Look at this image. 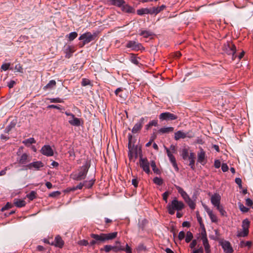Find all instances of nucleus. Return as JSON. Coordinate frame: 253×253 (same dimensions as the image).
<instances>
[{"instance_id": "864d4df0", "label": "nucleus", "mask_w": 253, "mask_h": 253, "mask_svg": "<svg viewBox=\"0 0 253 253\" xmlns=\"http://www.w3.org/2000/svg\"><path fill=\"white\" fill-rule=\"evenodd\" d=\"M14 70L15 72L20 73H22L23 70V68L21 66V64H16L15 66Z\"/></svg>"}, {"instance_id": "dca6fc26", "label": "nucleus", "mask_w": 253, "mask_h": 253, "mask_svg": "<svg viewBox=\"0 0 253 253\" xmlns=\"http://www.w3.org/2000/svg\"><path fill=\"white\" fill-rule=\"evenodd\" d=\"M221 197L219 194L215 193L212 195L211 198V204L215 207L220 205Z\"/></svg>"}, {"instance_id": "0e129e2a", "label": "nucleus", "mask_w": 253, "mask_h": 253, "mask_svg": "<svg viewBox=\"0 0 253 253\" xmlns=\"http://www.w3.org/2000/svg\"><path fill=\"white\" fill-rule=\"evenodd\" d=\"M235 182L238 184L240 188H242V179L240 178H236Z\"/></svg>"}, {"instance_id": "de8ad7c7", "label": "nucleus", "mask_w": 253, "mask_h": 253, "mask_svg": "<svg viewBox=\"0 0 253 253\" xmlns=\"http://www.w3.org/2000/svg\"><path fill=\"white\" fill-rule=\"evenodd\" d=\"M153 182L159 185H161L163 184V179L161 178L156 177L153 179Z\"/></svg>"}, {"instance_id": "3c124183", "label": "nucleus", "mask_w": 253, "mask_h": 253, "mask_svg": "<svg viewBox=\"0 0 253 253\" xmlns=\"http://www.w3.org/2000/svg\"><path fill=\"white\" fill-rule=\"evenodd\" d=\"M91 84V82L90 80L87 79H83L82 81V85L83 86H85L88 85H90Z\"/></svg>"}, {"instance_id": "bf43d9fd", "label": "nucleus", "mask_w": 253, "mask_h": 253, "mask_svg": "<svg viewBox=\"0 0 253 253\" xmlns=\"http://www.w3.org/2000/svg\"><path fill=\"white\" fill-rule=\"evenodd\" d=\"M221 169L223 172H226L228 171L229 168L226 164H222L221 166Z\"/></svg>"}, {"instance_id": "b1692460", "label": "nucleus", "mask_w": 253, "mask_h": 253, "mask_svg": "<svg viewBox=\"0 0 253 253\" xmlns=\"http://www.w3.org/2000/svg\"><path fill=\"white\" fill-rule=\"evenodd\" d=\"M14 204L18 208L24 207L26 205V202L24 200L15 199L14 200Z\"/></svg>"}, {"instance_id": "7c9ffc66", "label": "nucleus", "mask_w": 253, "mask_h": 253, "mask_svg": "<svg viewBox=\"0 0 253 253\" xmlns=\"http://www.w3.org/2000/svg\"><path fill=\"white\" fill-rule=\"evenodd\" d=\"M122 10L125 11V12H127V13H132L134 12V9L127 5V4H124L122 6Z\"/></svg>"}, {"instance_id": "4468645a", "label": "nucleus", "mask_w": 253, "mask_h": 253, "mask_svg": "<svg viewBox=\"0 0 253 253\" xmlns=\"http://www.w3.org/2000/svg\"><path fill=\"white\" fill-rule=\"evenodd\" d=\"M220 245L225 253H232L233 252V249L229 242L227 241H222L220 242Z\"/></svg>"}, {"instance_id": "a18cd8bd", "label": "nucleus", "mask_w": 253, "mask_h": 253, "mask_svg": "<svg viewBox=\"0 0 253 253\" xmlns=\"http://www.w3.org/2000/svg\"><path fill=\"white\" fill-rule=\"evenodd\" d=\"M252 242L251 241H247L246 242L244 241H241L240 242V246L243 248L245 246H248V247H251L252 245Z\"/></svg>"}, {"instance_id": "a211bd4d", "label": "nucleus", "mask_w": 253, "mask_h": 253, "mask_svg": "<svg viewBox=\"0 0 253 253\" xmlns=\"http://www.w3.org/2000/svg\"><path fill=\"white\" fill-rule=\"evenodd\" d=\"M64 244V242L59 236H57L55 238L54 243H52L51 245H54L55 247L61 248Z\"/></svg>"}, {"instance_id": "9b49d317", "label": "nucleus", "mask_w": 253, "mask_h": 253, "mask_svg": "<svg viewBox=\"0 0 253 253\" xmlns=\"http://www.w3.org/2000/svg\"><path fill=\"white\" fill-rule=\"evenodd\" d=\"M159 118L161 120H174L177 118L176 115L169 112H165L160 114Z\"/></svg>"}, {"instance_id": "f03ea898", "label": "nucleus", "mask_w": 253, "mask_h": 253, "mask_svg": "<svg viewBox=\"0 0 253 253\" xmlns=\"http://www.w3.org/2000/svg\"><path fill=\"white\" fill-rule=\"evenodd\" d=\"M89 167V163L86 162L84 166L80 167L78 172H75L72 173L71 177L74 180L77 181L84 179L86 177Z\"/></svg>"}, {"instance_id": "c03bdc74", "label": "nucleus", "mask_w": 253, "mask_h": 253, "mask_svg": "<svg viewBox=\"0 0 253 253\" xmlns=\"http://www.w3.org/2000/svg\"><path fill=\"white\" fill-rule=\"evenodd\" d=\"M151 166L153 169V171L155 173H159L160 172L159 169L157 168L155 162L153 161H152L151 162Z\"/></svg>"}, {"instance_id": "09e8293b", "label": "nucleus", "mask_w": 253, "mask_h": 253, "mask_svg": "<svg viewBox=\"0 0 253 253\" xmlns=\"http://www.w3.org/2000/svg\"><path fill=\"white\" fill-rule=\"evenodd\" d=\"M122 250H125V248L121 246H112V251L115 252H117Z\"/></svg>"}, {"instance_id": "2f4dec72", "label": "nucleus", "mask_w": 253, "mask_h": 253, "mask_svg": "<svg viewBox=\"0 0 253 253\" xmlns=\"http://www.w3.org/2000/svg\"><path fill=\"white\" fill-rule=\"evenodd\" d=\"M182 157L184 160L188 159L189 156V150L187 148H184L182 150Z\"/></svg>"}, {"instance_id": "a878e982", "label": "nucleus", "mask_w": 253, "mask_h": 253, "mask_svg": "<svg viewBox=\"0 0 253 253\" xmlns=\"http://www.w3.org/2000/svg\"><path fill=\"white\" fill-rule=\"evenodd\" d=\"M201 149V151L198 154V162L199 163H203L204 162L205 156V153L204 150L203 149Z\"/></svg>"}, {"instance_id": "c756f323", "label": "nucleus", "mask_w": 253, "mask_h": 253, "mask_svg": "<svg viewBox=\"0 0 253 253\" xmlns=\"http://www.w3.org/2000/svg\"><path fill=\"white\" fill-rule=\"evenodd\" d=\"M150 9L147 8H141V9H138L137 10V13L138 15H142L146 14H150Z\"/></svg>"}, {"instance_id": "f704fd0d", "label": "nucleus", "mask_w": 253, "mask_h": 253, "mask_svg": "<svg viewBox=\"0 0 253 253\" xmlns=\"http://www.w3.org/2000/svg\"><path fill=\"white\" fill-rule=\"evenodd\" d=\"M217 210L219 211L222 216H226V212L224 210L223 207L220 205L216 207Z\"/></svg>"}, {"instance_id": "2eb2a0df", "label": "nucleus", "mask_w": 253, "mask_h": 253, "mask_svg": "<svg viewBox=\"0 0 253 253\" xmlns=\"http://www.w3.org/2000/svg\"><path fill=\"white\" fill-rule=\"evenodd\" d=\"M145 118H141L138 122L135 124L133 127L132 129V132L133 133H136L139 132L144 123Z\"/></svg>"}, {"instance_id": "ea45409f", "label": "nucleus", "mask_w": 253, "mask_h": 253, "mask_svg": "<svg viewBox=\"0 0 253 253\" xmlns=\"http://www.w3.org/2000/svg\"><path fill=\"white\" fill-rule=\"evenodd\" d=\"M239 209L243 212H247L249 211V209L244 206L243 204L239 202L238 203Z\"/></svg>"}, {"instance_id": "052dcab7", "label": "nucleus", "mask_w": 253, "mask_h": 253, "mask_svg": "<svg viewBox=\"0 0 253 253\" xmlns=\"http://www.w3.org/2000/svg\"><path fill=\"white\" fill-rule=\"evenodd\" d=\"M253 201L251 199L248 198L246 199V205L247 206L251 207L253 205Z\"/></svg>"}, {"instance_id": "a19ab883", "label": "nucleus", "mask_w": 253, "mask_h": 253, "mask_svg": "<svg viewBox=\"0 0 253 253\" xmlns=\"http://www.w3.org/2000/svg\"><path fill=\"white\" fill-rule=\"evenodd\" d=\"M193 237V236L192 233L190 231H188L186 233V238H185L186 242V243L190 242L191 241V240L192 239Z\"/></svg>"}, {"instance_id": "774afa93", "label": "nucleus", "mask_w": 253, "mask_h": 253, "mask_svg": "<svg viewBox=\"0 0 253 253\" xmlns=\"http://www.w3.org/2000/svg\"><path fill=\"white\" fill-rule=\"evenodd\" d=\"M188 159L189 160H195V155L194 153L191 152L190 153V155L188 156Z\"/></svg>"}, {"instance_id": "58836bf2", "label": "nucleus", "mask_w": 253, "mask_h": 253, "mask_svg": "<svg viewBox=\"0 0 253 253\" xmlns=\"http://www.w3.org/2000/svg\"><path fill=\"white\" fill-rule=\"evenodd\" d=\"M95 180L91 179L89 181H84V185L86 188H89L93 185Z\"/></svg>"}, {"instance_id": "9d476101", "label": "nucleus", "mask_w": 253, "mask_h": 253, "mask_svg": "<svg viewBox=\"0 0 253 253\" xmlns=\"http://www.w3.org/2000/svg\"><path fill=\"white\" fill-rule=\"evenodd\" d=\"M132 139V135L129 134L128 135V149H129V153H128V157L129 159H132L133 158H136L137 157V152L136 149H134L133 147H131V140Z\"/></svg>"}, {"instance_id": "72a5a7b5", "label": "nucleus", "mask_w": 253, "mask_h": 253, "mask_svg": "<svg viewBox=\"0 0 253 253\" xmlns=\"http://www.w3.org/2000/svg\"><path fill=\"white\" fill-rule=\"evenodd\" d=\"M65 51L66 53V56H68V57H69V55L68 54L69 52L72 53L75 51V47L73 46H70L68 45L66 47Z\"/></svg>"}, {"instance_id": "5701e85b", "label": "nucleus", "mask_w": 253, "mask_h": 253, "mask_svg": "<svg viewBox=\"0 0 253 253\" xmlns=\"http://www.w3.org/2000/svg\"><path fill=\"white\" fill-rule=\"evenodd\" d=\"M176 188L178 192L181 195V197L183 198L185 201L187 200H189V198H190L189 196L181 187L178 186H176Z\"/></svg>"}, {"instance_id": "6e6d98bb", "label": "nucleus", "mask_w": 253, "mask_h": 253, "mask_svg": "<svg viewBox=\"0 0 253 253\" xmlns=\"http://www.w3.org/2000/svg\"><path fill=\"white\" fill-rule=\"evenodd\" d=\"M60 192L57 191L53 192L49 194V196L51 197H56L60 195Z\"/></svg>"}, {"instance_id": "4c0bfd02", "label": "nucleus", "mask_w": 253, "mask_h": 253, "mask_svg": "<svg viewBox=\"0 0 253 253\" xmlns=\"http://www.w3.org/2000/svg\"><path fill=\"white\" fill-rule=\"evenodd\" d=\"M140 36L144 38H148L152 35V33L148 31H141L139 33Z\"/></svg>"}, {"instance_id": "603ef678", "label": "nucleus", "mask_w": 253, "mask_h": 253, "mask_svg": "<svg viewBox=\"0 0 253 253\" xmlns=\"http://www.w3.org/2000/svg\"><path fill=\"white\" fill-rule=\"evenodd\" d=\"M101 251H104L106 253H109L112 250V246L111 245H105L103 249H101Z\"/></svg>"}, {"instance_id": "e2e57ef3", "label": "nucleus", "mask_w": 253, "mask_h": 253, "mask_svg": "<svg viewBox=\"0 0 253 253\" xmlns=\"http://www.w3.org/2000/svg\"><path fill=\"white\" fill-rule=\"evenodd\" d=\"M193 253H203V249L202 247L199 248L198 249H195L193 251Z\"/></svg>"}, {"instance_id": "4d7b16f0", "label": "nucleus", "mask_w": 253, "mask_h": 253, "mask_svg": "<svg viewBox=\"0 0 253 253\" xmlns=\"http://www.w3.org/2000/svg\"><path fill=\"white\" fill-rule=\"evenodd\" d=\"M170 193L169 192H165L163 194V199L166 202V203L168 202V198Z\"/></svg>"}, {"instance_id": "0eeeda50", "label": "nucleus", "mask_w": 253, "mask_h": 253, "mask_svg": "<svg viewBox=\"0 0 253 253\" xmlns=\"http://www.w3.org/2000/svg\"><path fill=\"white\" fill-rule=\"evenodd\" d=\"M126 47L127 48H131L133 50H139L144 49V47L142 44L138 42L134 41H128L126 45Z\"/></svg>"}, {"instance_id": "13d9d810", "label": "nucleus", "mask_w": 253, "mask_h": 253, "mask_svg": "<svg viewBox=\"0 0 253 253\" xmlns=\"http://www.w3.org/2000/svg\"><path fill=\"white\" fill-rule=\"evenodd\" d=\"M185 236V234L184 232L180 231L178 234V238L179 240H182L184 238Z\"/></svg>"}, {"instance_id": "f3484780", "label": "nucleus", "mask_w": 253, "mask_h": 253, "mask_svg": "<svg viewBox=\"0 0 253 253\" xmlns=\"http://www.w3.org/2000/svg\"><path fill=\"white\" fill-rule=\"evenodd\" d=\"M192 137V135H188L187 134L184 133L182 131L178 130L174 133V139L178 140L180 139H184L186 137Z\"/></svg>"}, {"instance_id": "6e6552de", "label": "nucleus", "mask_w": 253, "mask_h": 253, "mask_svg": "<svg viewBox=\"0 0 253 253\" xmlns=\"http://www.w3.org/2000/svg\"><path fill=\"white\" fill-rule=\"evenodd\" d=\"M44 166L43 164L41 161H36L31 163L25 166L26 169H34L35 170H39L40 168Z\"/></svg>"}, {"instance_id": "1a4fd4ad", "label": "nucleus", "mask_w": 253, "mask_h": 253, "mask_svg": "<svg viewBox=\"0 0 253 253\" xmlns=\"http://www.w3.org/2000/svg\"><path fill=\"white\" fill-rule=\"evenodd\" d=\"M140 166L143 170L147 173H149L150 170V163L146 158H143L140 157L139 160Z\"/></svg>"}, {"instance_id": "473e14b6", "label": "nucleus", "mask_w": 253, "mask_h": 253, "mask_svg": "<svg viewBox=\"0 0 253 253\" xmlns=\"http://www.w3.org/2000/svg\"><path fill=\"white\" fill-rule=\"evenodd\" d=\"M113 4L118 6H123L125 1L123 0H111Z\"/></svg>"}, {"instance_id": "338daca9", "label": "nucleus", "mask_w": 253, "mask_h": 253, "mask_svg": "<svg viewBox=\"0 0 253 253\" xmlns=\"http://www.w3.org/2000/svg\"><path fill=\"white\" fill-rule=\"evenodd\" d=\"M220 165H221V163L219 160H216L214 161V166L215 168L218 169V168H220Z\"/></svg>"}, {"instance_id": "5fc2aeb1", "label": "nucleus", "mask_w": 253, "mask_h": 253, "mask_svg": "<svg viewBox=\"0 0 253 253\" xmlns=\"http://www.w3.org/2000/svg\"><path fill=\"white\" fill-rule=\"evenodd\" d=\"M201 237L200 236V237L198 238L197 240H194L192 241V242L190 244V247L191 249H194L197 245V241L199 240V238Z\"/></svg>"}, {"instance_id": "aec40b11", "label": "nucleus", "mask_w": 253, "mask_h": 253, "mask_svg": "<svg viewBox=\"0 0 253 253\" xmlns=\"http://www.w3.org/2000/svg\"><path fill=\"white\" fill-rule=\"evenodd\" d=\"M207 212L212 222L217 223L218 219L215 214H214L212 211L209 209L207 208Z\"/></svg>"}, {"instance_id": "680f3d73", "label": "nucleus", "mask_w": 253, "mask_h": 253, "mask_svg": "<svg viewBox=\"0 0 253 253\" xmlns=\"http://www.w3.org/2000/svg\"><path fill=\"white\" fill-rule=\"evenodd\" d=\"M149 126H156L158 125V121L156 120H153L149 123Z\"/></svg>"}, {"instance_id": "69168bd1", "label": "nucleus", "mask_w": 253, "mask_h": 253, "mask_svg": "<svg viewBox=\"0 0 253 253\" xmlns=\"http://www.w3.org/2000/svg\"><path fill=\"white\" fill-rule=\"evenodd\" d=\"M126 253H132L131 249L127 244L126 245L124 250Z\"/></svg>"}, {"instance_id": "393cba45", "label": "nucleus", "mask_w": 253, "mask_h": 253, "mask_svg": "<svg viewBox=\"0 0 253 253\" xmlns=\"http://www.w3.org/2000/svg\"><path fill=\"white\" fill-rule=\"evenodd\" d=\"M56 83L54 80H51L49 82L43 87L44 90L51 89L55 87Z\"/></svg>"}, {"instance_id": "37998d69", "label": "nucleus", "mask_w": 253, "mask_h": 253, "mask_svg": "<svg viewBox=\"0 0 253 253\" xmlns=\"http://www.w3.org/2000/svg\"><path fill=\"white\" fill-rule=\"evenodd\" d=\"M36 192L34 191H32L27 195V197L30 200L32 201L36 198Z\"/></svg>"}, {"instance_id": "6ab92c4d", "label": "nucleus", "mask_w": 253, "mask_h": 253, "mask_svg": "<svg viewBox=\"0 0 253 253\" xmlns=\"http://www.w3.org/2000/svg\"><path fill=\"white\" fill-rule=\"evenodd\" d=\"M174 128L171 126L165 127L159 129L158 131V133L162 135L164 134H167L173 132Z\"/></svg>"}, {"instance_id": "e433bc0d", "label": "nucleus", "mask_w": 253, "mask_h": 253, "mask_svg": "<svg viewBox=\"0 0 253 253\" xmlns=\"http://www.w3.org/2000/svg\"><path fill=\"white\" fill-rule=\"evenodd\" d=\"M249 230H243L242 231L238 232L237 236L238 237H246L249 234Z\"/></svg>"}, {"instance_id": "39448f33", "label": "nucleus", "mask_w": 253, "mask_h": 253, "mask_svg": "<svg viewBox=\"0 0 253 253\" xmlns=\"http://www.w3.org/2000/svg\"><path fill=\"white\" fill-rule=\"evenodd\" d=\"M96 37L95 33L92 34L90 32H86L81 35L79 38V40L83 41V44L81 46H83L86 44L88 43L91 41L94 40Z\"/></svg>"}, {"instance_id": "7ed1b4c3", "label": "nucleus", "mask_w": 253, "mask_h": 253, "mask_svg": "<svg viewBox=\"0 0 253 253\" xmlns=\"http://www.w3.org/2000/svg\"><path fill=\"white\" fill-rule=\"evenodd\" d=\"M184 207L183 203L181 201H179L176 198H174L170 203H169L167 206V209L169 214L173 215L175 213V211H179L182 210Z\"/></svg>"}, {"instance_id": "412c9836", "label": "nucleus", "mask_w": 253, "mask_h": 253, "mask_svg": "<svg viewBox=\"0 0 253 253\" xmlns=\"http://www.w3.org/2000/svg\"><path fill=\"white\" fill-rule=\"evenodd\" d=\"M31 159L29 156L26 153L23 154L19 159L18 160V163L20 164H25L27 163L30 162Z\"/></svg>"}, {"instance_id": "4be33fe9", "label": "nucleus", "mask_w": 253, "mask_h": 253, "mask_svg": "<svg viewBox=\"0 0 253 253\" xmlns=\"http://www.w3.org/2000/svg\"><path fill=\"white\" fill-rule=\"evenodd\" d=\"M69 123L74 126H80L81 125L80 119L76 118L75 115H72L71 119L69 120Z\"/></svg>"}, {"instance_id": "ddd939ff", "label": "nucleus", "mask_w": 253, "mask_h": 253, "mask_svg": "<svg viewBox=\"0 0 253 253\" xmlns=\"http://www.w3.org/2000/svg\"><path fill=\"white\" fill-rule=\"evenodd\" d=\"M41 152L43 155L47 157L52 156L54 154L53 151L50 146L44 145L41 149Z\"/></svg>"}, {"instance_id": "cd10ccee", "label": "nucleus", "mask_w": 253, "mask_h": 253, "mask_svg": "<svg viewBox=\"0 0 253 253\" xmlns=\"http://www.w3.org/2000/svg\"><path fill=\"white\" fill-rule=\"evenodd\" d=\"M36 140L33 137H31L23 141L22 143L26 146L29 147L32 144L35 143Z\"/></svg>"}, {"instance_id": "20e7f679", "label": "nucleus", "mask_w": 253, "mask_h": 253, "mask_svg": "<svg viewBox=\"0 0 253 253\" xmlns=\"http://www.w3.org/2000/svg\"><path fill=\"white\" fill-rule=\"evenodd\" d=\"M223 50L230 56L232 61L236 58V48L235 45L231 42H227L224 44Z\"/></svg>"}, {"instance_id": "79ce46f5", "label": "nucleus", "mask_w": 253, "mask_h": 253, "mask_svg": "<svg viewBox=\"0 0 253 253\" xmlns=\"http://www.w3.org/2000/svg\"><path fill=\"white\" fill-rule=\"evenodd\" d=\"M185 202L188 204V206L191 209L193 210L195 208V204L190 198H189V200L185 201Z\"/></svg>"}, {"instance_id": "c9c22d12", "label": "nucleus", "mask_w": 253, "mask_h": 253, "mask_svg": "<svg viewBox=\"0 0 253 253\" xmlns=\"http://www.w3.org/2000/svg\"><path fill=\"white\" fill-rule=\"evenodd\" d=\"M69 39V40L72 41L76 38L78 36V34L76 32L70 33L67 36Z\"/></svg>"}, {"instance_id": "49530a36", "label": "nucleus", "mask_w": 253, "mask_h": 253, "mask_svg": "<svg viewBox=\"0 0 253 253\" xmlns=\"http://www.w3.org/2000/svg\"><path fill=\"white\" fill-rule=\"evenodd\" d=\"M150 9V14H157L160 12V10L158 9V7H153Z\"/></svg>"}, {"instance_id": "8fccbe9b", "label": "nucleus", "mask_w": 253, "mask_h": 253, "mask_svg": "<svg viewBox=\"0 0 253 253\" xmlns=\"http://www.w3.org/2000/svg\"><path fill=\"white\" fill-rule=\"evenodd\" d=\"M51 103H62L63 102V99L60 98H50L49 99Z\"/></svg>"}, {"instance_id": "f8f14e48", "label": "nucleus", "mask_w": 253, "mask_h": 253, "mask_svg": "<svg viewBox=\"0 0 253 253\" xmlns=\"http://www.w3.org/2000/svg\"><path fill=\"white\" fill-rule=\"evenodd\" d=\"M165 149L166 150L167 155L169 158V161L171 163L173 167H174L175 170L176 171H178L179 169L177 166V165L176 164V160L174 157V156L172 155V154H171L170 150L168 149V148L165 146Z\"/></svg>"}, {"instance_id": "423d86ee", "label": "nucleus", "mask_w": 253, "mask_h": 253, "mask_svg": "<svg viewBox=\"0 0 253 253\" xmlns=\"http://www.w3.org/2000/svg\"><path fill=\"white\" fill-rule=\"evenodd\" d=\"M196 216L197 218V220L200 225V227L202 229V231L201 233L200 236L201 237V239L202 240L203 244L205 248H206V230L205 228V225L204 223L202 221V218L200 216V214L198 212L196 214Z\"/></svg>"}, {"instance_id": "c85d7f7f", "label": "nucleus", "mask_w": 253, "mask_h": 253, "mask_svg": "<svg viewBox=\"0 0 253 253\" xmlns=\"http://www.w3.org/2000/svg\"><path fill=\"white\" fill-rule=\"evenodd\" d=\"M250 222L248 219H245L242 221V227L243 230H249Z\"/></svg>"}, {"instance_id": "bb28decb", "label": "nucleus", "mask_w": 253, "mask_h": 253, "mask_svg": "<svg viewBox=\"0 0 253 253\" xmlns=\"http://www.w3.org/2000/svg\"><path fill=\"white\" fill-rule=\"evenodd\" d=\"M129 60L132 63H139L140 62V58L131 54L129 55Z\"/></svg>"}, {"instance_id": "f257e3e1", "label": "nucleus", "mask_w": 253, "mask_h": 253, "mask_svg": "<svg viewBox=\"0 0 253 253\" xmlns=\"http://www.w3.org/2000/svg\"><path fill=\"white\" fill-rule=\"evenodd\" d=\"M118 235L117 232H114L110 233H101L100 234H91L90 237L96 240L97 244L104 243L109 240H112L117 237Z\"/></svg>"}]
</instances>
